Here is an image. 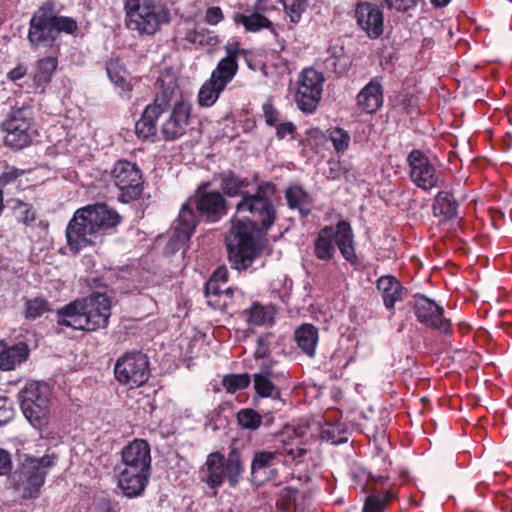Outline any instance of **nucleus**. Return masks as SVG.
<instances>
[{"label": "nucleus", "mask_w": 512, "mask_h": 512, "mask_svg": "<svg viewBox=\"0 0 512 512\" xmlns=\"http://www.w3.org/2000/svg\"><path fill=\"white\" fill-rule=\"evenodd\" d=\"M277 202V186L271 181L258 184L254 193H243L225 241L232 268L246 270L260 255L254 232L267 233L273 227L277 220Z\"/></svg>", "instance_id": "nucleus-1"}, {"label": "nucleus", "mask_w": 512, "mask_h": 512, "mask_svg": "<svg viewBox=\"0 0 512 512\" xmlns=\"http://www.w3.org/2000/svg\"><path fill=\"white\" fill-rule=\"evenodd\" d=\"M121 221L118 212L105 203H95L77 209L66 227L69 250L78 254L96 244L98 238Z\"/></svg>", "instance_id": "nucleus-2"}, {"label": "nucleus", "mask_w": 512, "mask_h": 512, "mask_svg": "<svg viewBox=\"0 0 512 512\" xmlns=\"http://www.w3.org/2000/svg\"><path fill=\"white\" fill-rule=\"evenodd\" d=\"M77 31V21L58 15L54 1L47 0L34 11L29 21L27 39L33 48H52L61 33L74 35Z\"/></svg>", "instance_id": "nucleus-3"}, {"label": "nucleus", "mask_w": 512, "mask_h": 512, "mask_svg": "<svg viewBox=\"0 0 512 512\" xmlns=\"http://www.w3.org/2000/svg\"><path fill=\"white\" fill-rule=\"evenodd\" d=\"M155 86L159 89L153 103L147 105L141 117L135 123V135L141 141L155 137L159 117L170 107L176 93L179 92L178 78L172 67L162 69Z\"/></svg>", "instance_id": "nucleus-4"}, {"label": "nucleus", "mask_w": 512, "mask_h": 512, "mask_svg": "<svg viewBox=\"0 0 512 512\" xmlns=\"http://www.w3.org/2000/svg\"><path fill=\"white\" fill-rule=\"evenodd\" d=\"M354 238L352 226L347 220H340L336 225H326L318 231L313 241V254L316 259L329 262L334 259L337 247L349 264L357 265L359 261Z\"/></svg>", "instance_id": "nucleus-5"}, {"label": "nucleus", "mask_w": 512, "mask_h": 512, "mask_svg": "<svg viewBox=\"0 0 512 512\" xmlns=\"http://www.w3.org/2000/svg\"><path fill=\"white\" fill-rule=\"evenodd\" d=\"M124 8L127 27L139 34L154 35L171 20L169 9L157 0H136Z\"/></svg>", "instance_id": "nucleus-6"}, {"label": "nucleus", "mask_w": 512, "mask_h": 512, "mask_svg": "<svg viewBox=\"0 0 512 512\" xmlns=\"http://www.w3.org/2000/svg\"><path fill=\"white\" fill-rule=\"evenodd\" d=\"M33 106L22 103L11 107L7 117L1 122L0 128L4 133L6 146L21 150L32 143L35 130Z\"/></svg>", "instance_id": "nucleus-7"}, {"label": "nucleus", "mask_w": 512, "mask_h": 512, "mask_svg": "<svg viewBox=\"0 0 512 512\" xmlns=\"http://www.w3.org/2000/svg\"><path fill=\"white\" fill-rule=\"evenodd\" d=\"M52 391L44 382L27 383L18 393L21 410L31 425L42 429L48 424Z\"/></svg>", "instance_id": "nucleus-8"}, {"label": "nucleus", "mask_w": 512, "mask_h": 512, "mask_svg": "<svg viewBox=\"0 0 512 512\" xmlns=\"http://www.w3.org/2000/svg\"><path fill=\"white\" fill-rule=\"evenodd\" d=\"M150 375L149 357L141 351L126 352L114 364L115 379L129 389L143 386Z\"/></svg>", "instance_id": "nucleus-9"}, {"label": "nucleus", "mask_w": 512, "mask_h": 512, "mask_svg": "<svg viewBox=\"0 0 512 512\" xmlns=\"http://www.w3.org/2000/svg\"><path fill=\"white\" fill-rule=\"evenodd\" d=\"M151 449L144 439H134L121 452L123 469L119 480H148L151 475Z\"/></svg>", "instance_id": "nucleus-10"}, {"label": "nucleus", "mask_w": 512, "mask_h": 512, "mask_svg": "<svg viewBox=\"0 0 512 512\" xmlns=\"http://www.w3.org/2000/svg\"><path fill=\"white\" fill-rule=\"evenodd\" d=\"M111 181L120 191L118 200L130 203L137 200L143 192V174L139 166L131 161L120 159L116 161L110 172Z\"/></svg>", "instance_id": "nucleus-11"}, {"label": "nucleus", "mask_w": 512, "mask_h": 512, "mask_svg": "<svg viewBox=\"0 0 512 512\" xmlns=\"http://www.w3.org/2000/svg\"><path fill=\"white\" fill-rule=\"evenodd\" d=\"M210 186L209 181L201 182L189 199L202 221L216 223L228 214V202L220 191L209 190Z\"/></svg>", "instance_id": "nucleus-12"}, {"label": "nucleus", "mask_w": 512, "mask_h": 512, "mask_svg": "<svg viewBox=\"0 0 512 512\" xmlns=\"http://www.w3.org/2000/svg\"><path fill=\"white\" fill-rule=\"evenodd\" d=\"M412 311L416 320L424 327L437 331L445 337L453 335L452 322L445 317L444 308L426 295H414Z\"/></svg>", "instance_id": "nucleus-13"}, {"label": "nucleus", "mask_w": 512, "mask_h": 512, "mask_svg": "<svg viewBox=\"0 0 512 512\" xmlns=\"http://www.w3.org/2000/svg\"><path fill=\"white\" fill-rule=\"evenodd\" d=\"M324 76L314 68H305L299 74L294 100L305 113H313L322 96Z\"/></svg>", "instance_id": "nucleus-14"}, {"label": "nucleus", "mask_w": 512, "mask_h": 512, "mask_svg": "<svg viewBox=\"0 0 512 512\" xmlns=\"http://www.w3.org/2000/svg\"><path fill=\"white\" fill-rule=\"evenodd\" d=\"M204 467L208 473L206 480H237L244 472L241 450L232 445L227 458L220 452H212Z\"/></svg>", "instance_id": "nucleus-15"}, {"label": "nucleus", "mask_w": 512, "mask_h": 512, "mask_svg": "<svg viewBox=\"0 0 512 512\" xmlns=\"http://www.w3.org/2000/svg\"><path fill=\"white\" fill-rule=\"evenodd\" d=\"M86 332L106 329L111 317L112 301L106 293L93 292L86 298H80Z\"/></svg>", "instance_id": "nucleus-16"}, {"label": "nucleus", "mask_w": 512, "mask_h": 512, "mask_svg": "<svg viewBox=\"0 0 512 512\" xmlns=\"http://www.w3.org/2000/svg\"><path fill=\"white\" fill-rule=\"evenodd\" d=\"M407 164L410 179L418 188L428 191L442 185L436 174V168L423 151L411 150L407 156Z\"/></svg>", "instance_id": "nucleus-17"}, {"label": "nucleus", "mask_w": 512, "mask_h": 512, "mask_svg": "<svg viewBox=\"0 0 512 512\" xmlns=\"http://www.w3.org/2000/svg\"><path fill=\"white\" fill-rule=\"evenodd\" d=\"M192 104L181 97L172 107L168 118L161 125V135L165 141H175L185 135L190 124Z\"/></svg>", "instance_id": "nucleus-18"}, {"label": "nucleus", "mask_w": 512, "mask_h": 512, "mask_svg": "<svg viewBox=\"0 0 512 512\" xmlns=\"http://www.w3.org/2000/svg\"><path fill=\"white\" fill-rule=\"evenodd\" d=\"M355 17L358 26L369 39H378L384 32V16L382 9L371 2H360L356 5Z\"/></svg>", "instance_id": "nucleus-19"}, {"label": "nucleus", "mask_w": 512, "mask_h": 512, "mask_svg": "<svg viewBox=\"0 0 512 512\" xmlns=\"http://www.w3.org/2000/svg\"><path fill=\"white\" fill-rule=\"evenodd\" d=\"M57 460L55 454H46L41 458L26 456L15 473L18 480H45L55 468Z\"/></svg>", "instance_id": "nucleus-20"}, {"label": "nucleus", "mask_w": 512, "mask_h": 512, "mask_svg": "<svg viewBox=\"0 0 512 512\" xmlns=\"http://www.w3.org/2000/svg\"><path fill=\"white\" fill-rule=\"evenodd\" d=\"M357 106L365 113L377 112L384 103V88L378 77L371 79L357 94Z\"/></svg>", "instance_id": "nucleus-21"}, {"label": "nucleus", "mask_w": 512, "mask_h": 512, "mask_svg": "<svg viewBox=\"0 0 512 512\" xmlns=\"http://www.w3.org/2000/svg\"><path fill=\"white\" fill-rule=\"evenodd\" d=\"M202 221L191 204L190 199L181 206L178 218L174 222V236L178 241H188Z\"/></svg>", "instance_id": "nucleus-22"}, {"label": "nucleus", "mask_w": 512, "mask_h": 512, "mask_svg": "<svg viewBox=\"0 0 512 512\" xmlns=\"http://www.w3.org/2000/svg\"><path fill=\"white\" fill-rule=\"evenodd\" d=\"M376 288L380 292L386 309L394 311L395 304L405 298L406 289L393 275H383L376 281Z\"/></svg>", "instance_id": "nucleus-23"}, {"label": "nucleus", "mask_w": 512, "mask_h": 512, "mask_svg": "<svg viewBox=\"0 0 512 512\" xmlns=\"http://www.w3.org/2000/svg\"><path fill=\"white\" fill-rule=\"evenodd\" d=\"M459 202L453 192L439 191L432 203V214L442 222H452L459 217Z\"/></svg>", "instance_id": "nucleus-24"}, {"label": "nucleus", "mask_w": 512, "mask_h": 512, "mask_svg": "<svg viewBox=\"0 0 512 512\" xmlns=\"http://www.w3.org/2000/svg\"><path fill=\"white\" fill-rule=\"evenodd\" d=\"M224 49L226 55L217 63L215 69L211 73L210 78L226 88V86L236 76L239 66L237 62V50L231 48L230 43L225 45Z\"/></svg>", "instance_id": "nucleus-25"}, {"label": "nucleus", "mask_w": 512, "mask_h": 512, "mask_svg": "<svg viewBox=\"0 0 512 512\" xmlns=\"http://www.w3.org/2000/svg\"><path fill=\"white\" fill-rule=\"evenodd\" d=\"M29 356V347L25 342H18L14 345H8L0 341V370H14Z\"/></svg>", "instance_id": "nucleus-26"}, {"label": "nucleus", "mask_w": 512, "mask_h": 512, "mask_svg": "<svg viewBox=\"0 0 512 512\" xmlns=\"http://www.w3.org/2000/svg\"><path fill=\"white\" fill-rule=\"evenodd\" d=\"M82 302L79 299L71 301L56 311L58 326L85 331Z\"/></svg>", "instance_id": "nucleus-27"}, {"label": "nucleus", "mask_w": 512, "mask_h": 512, "mask_svg": "<svg viewBox=\"0 0 512 512\" xmlns=\"http://www.w3.org/2000/svg\"><path fill=\"white\" fill-rule=\"evenodd\" d=\"M294 339L301 351L312 358L315 356L319 341V330L310 323L301 324L294 331Z\"/></svg>", "instance_id": "nucleus-28"}, {"label": "nucleus", "mask_w": 512, "mask_h": 512, "mask_svg": "<svg viewBox=\"0 0 512 512\" xmlns=\"http://www.w3.org/2000/svg\"><path fill=\"white\" fill-rule=\"evenodd\" d=\"M277 310L274 305H262L259 302H253L252 305L242 312L246 317L248 324L253 326L272 325L275 321Z\"/></svg>", "instance_id": "nucleus-29"}, {"label": "nucleus", "mask_w": 512, "mask_h": 512, "mask_svg": "<svg viewBox=\"0 0 512 512\" xmlns=\"http://www.w3.org/2000/svg\"><path fill=\"white\" fill-rule=\"evenodd\" d=\"M287 206L292 210H298L302 217L311 213L312 199L300 185H290L285 190Z\"/></svg>", "instance_id": "nucleus-30"}, {"label": "nucleus", "mask_w": 512, "mask_h": 512, "mask_svg": "<svg viewBox=\"0 0 512 512\" xmlns=\"http://www.w3.org/2000/svg\"><path fill=\"white\" fill-rule=\"evenodd\" d=\"M219 178L222 190L221 193L224 197L227 196L233 198L240 196L242 198V195L245 192L243 189H246L250 184L248 178L241 177L232 170L220 173Z\"/></svg>", "instance_id": "nucleus-31"}, {"label": "nucleus", "mask_w": 512, "mask_h": 512, "mask_svg": "<svg viewBox=\"0 0 512 512\" xmlns=\"http://www.w3.org/2000/svg\"><path fill=\"white\" fill-rule=\"evenodd\" d=\"M106 72L110 81L120 92H129L132 90V86L127 80L128 72L118 58H111L107 61Z\"/></svg>", "instance_id": "nucleus-32"}, {"label": "nucleus", "mask_w": 512, "mask_h": 512, "mask_svg": "<svg viewBox=\"0 0 512 512\" xmlns=\"http://www.w3.org/2000/svg\"><path fill=\"white\" fill-rule=\"evenodd\" d=\"M327 53L328 57L324 60L326 69L334 72L338 76L348 71L350 62L343 46H330Z\"/></svg>", "instance_id": "nucleus-33"}, {"label": "nucleus", "mask_w": 512, "mask_h": 512, "mask_svg": "<svg viewBox=\"0 0 512 512\" xmlns=\"http://www.w3.org/2000/svg\"><path fill=\"white\" fill-rule=\"evenodd\" d=\"M234 21L238 24H242L248 32L255 33L262 29H269L275 33V27L270 19L259 12H254L250 15L237 13L234 16Z\"/></svg>", "instance_id": "nucleus-34"}, {"label": "nucleus", "mask_w": 512, "mask_h": 512, "mask_svg": "<svg viewBox=\"0 0 512 512\" xmlns=\"http://www.w3.org/2000/svg\"><path fill=\"white\" fill-rule=\"evenodd\" d=\"M244 293L238 288L226 289L223 294H218V298L207 301V304L215 310L238 312L236 300L243 299Z\"/></svg>", "instance_id": "nucleus-35"}, {"label": "nucleus", "mask_w": 512, "mask_h": 512, "mask_svg": "<svg viewBox=\"0 0 512 512\" xmlns=\"http://www.w3.org/2000/svg\"><path fill=\"white\" fill-rule=\"evenodd\" d=\"M184 40L192 45L199 47H213L219 43L218 36L204 27H194L187 29L184 35Z\"/></svg>", "instance_id": "nucleus-36"}, {"label": "nucleus", "mask_w": 512, "mask_h": 512, "mask_svg": "<svg viewBox=\"0 0 512 512\" xmlns=\"http://www.w3.org/2000/svg\"><path fill=\"white\" fill-rule=\"evenodd\" d=\"M225 90L218 82L209 78L199 89L197 99L201 107H211L219 98L220 94Z\"/></svg>", "instance_id": "nucleus-37"}, {"label": "nucleus", "mask_w": 512, "mask_h": 512, "mask_svg": "<svg viewBox=\"0 0 512 512\" xmlns=\"http://www.w3.org/2000/svg\"><path fill=\"white\" fill-rule=\"evenodd\" d=\"M253 387L256 395L260 398L276 400L281 396L280 389L274 384L273 379L267 377L266 374H253Z\"/></svg>", "instance_id": "nucleus-38"}, {"label": "nucleus", "mask_w": 512, "mask_h": 512, "mask_svg": "<svg viewBox=\"0 0 512 512\" xmlns=\"http://www.w3.org/2000/svg\"><path fill=\"white\" fill-rule=\"evenodd\" d=\"M57 66L58 59L56 56H47L39 59L36 62V71L34 74L35 83L38 85L50 83Z\"/></svg>", "instance_id": "nucleus-39"}, {"label": "nucleus", "mask_w": 512, "mask_h": 512, "mask_svg": "<svg viewBox=\"0 0 512 512\" xmlns=\"http://www.w3.org/2000/svg\"><path fill=\"white\" fill-rule=\"evenodd\" d=\"M51 310L49 301L42 296H37L25 300L23 316L27 320H36Z\"/></svg>", "instance_id": "nucleus-40"}, {"label": "nucleus", "mask_w": 512, "mask_h": 512, "mask_svg": "<svg viewBox=\"0 0 512 512\" xmlns=\"http://www.w3.org/2000/svg\"><path fill=\"white\" fill-rule=\"evenodd\" d=\"M278 461L276 452L256 451L251 462V474L256 477L257 473L264 470H272Z\"/></svg>", "instance_id": "nucleus-41"}, {"label": "nucleus", "mask_w": 512, "mask_h": 512, "mask_svg": "<svg viewBox=\"0 0 512 512\" xmlns=\"http://www.w3.org/2000/svg\"><path fill=\"white\" fill-rule=\"evenodd\" d=\"M238 425L249 431H256L263 424L262 416L252 408H243L236 414Z\"/></svg>", "instance_id": "nucleus-42"}, {"label": "nucleus", "mask_w": 512, "mask_h": 512, "mask_svg": "<svg viewBox=\"0 0 512 512\" xmlns=\"http://www.w3.org/2000/svg\"><path fill=\"white\" fill-rule=\"evenodd\" d=\"M392 498L390 491L372 493L366 498L362 512H384Z\"/></svg>", "instance_id": "nucleus-43"}, {"label": "nucleus", "mask_w": 512, "mask_h": 512, "mask_svg": "<svg viewBox=\"0 0 512 512\" xmlns=\"http://www.w3.org/2000/svg\"><path fill=\"white\" fill-rule=\"evenodd\" d=\"M250 383L251 376L248 373L227 374L222 379V386L230 394L248 388Z\"/></svg>", "instance_id": "nucleus-44"}, {"label": "nucleus", "mask_w": 512, "mask_h": 512, "mask_svg": "<svg viewBox=\"0 0 512 512\" xmlns=\"http://www.w3.org/2000/svg\"><path fill=\"white\" fill-rule=\"evenodd\" d=\"M392 107L406 115H412L418 107V98L410 92H401L392 100Z\"/></svg>", "instance_id": "nucleus-45"}, {"label": "nucleus", "mask_w": 512, "mask_h": 512, "mask_svg": "<svg viewBox=\"0 0 512 512\" xmlns=\"http://www.w3.org/2000/svg\"><path fill=\"white\" fill-rule=\"evenodd\" d=\"M42 482H12L11 489L15 500H28L38 497Z\"/></svg>", "instance_id": "nucleus-46"}, {"label": "nucleus", "mask_w": 512, "mask_h": 512, "mask_svg": "<svg viewBox=\"0 0 512 512\" xmlns=\"http://www.w3.org/2000/svg\"><path fill=\"white\" fill-rule=\"evenodd\" d=\"M282 4L285 14L293 24H298L302 14L307 8L306 0H278Z\"/></svg>", "instance_id": "nucleus-47"}, {"label": "nucleus", "mask_w": 512, "mask_h": 512, "mask_svg": "<svg viewBox=\"0 0 512 512\" xmlns=\"http://www.w3.org/2000/svg\"><path fill=\"white\" fill-rule=\"evenodd\" d=\"M9 202L13 203L12 209L16 213V217L19 222H22L25 225H30L36 220V213L31 204L18 199L10 200Z\"/></svg>", "instance_id": "nucleus-48"}, {"label": "nucleus", "mask_w": 512, "mask_h": 512, "mask_svg": "<svg viewBox=\"0 0 512 512\" xmlns=\"http://www.w3.org/2000/svg\"><path fill=\"white\" fill-rule=\"evenodd\" d=\"M274 339L275 334L272 332L263 333L258 337L254 351L255 360L265 359L270 356Z\"/></svg>", "instance_id": "nucleus-49"}, {"label": "nucleus", "mask_w": 512, "mask_h": 512, "mask_svg": "<svg viewBox=\"0 0 512 512\" xmlns=\"http://www.w3.org/2000/svg\"><path fill=\"white\" fill-rule=\"evenodd\" d=\"M329 140L336 152H345L350 144V135L343 128L335 127L329 131Z\"/></svg>", "instance_id": "nucleus-50"}, {"label": "nucleus", "mask_w": 512, "mask_h": 512, "mask_svg": "<svg viewBox=\"0 0 512 512\" xmlns=\"http://www.w3.org/2000/svg\"><path fill=\"white\" fill-rule=\"evenodd\" d=\"M322 439L330 441L332 444H343L348 441L345 431L340 429V425L328 424L321 431Z\"/></svg>", "instance_id": "nucleus-51"}, {"label": "nucleus", "mask_w": 512, "mask_h": 512, "mask_svg": "<svg viewBox=\"0 0 512 512\" xmlns=\"http://www.w3.org/2000/svg\"><path fill=\"white\" fill-rule=\"evenodd\" d=\"M349 475L352 480H388V476H372L365 467L354 461L349 465Z\"/></svg>", "instance_id": "nucleus-52"}, {"label": "nucleus", "mask_w": 512, "mask_h": 512, "mask_svg": "<svg viewBox=\"0 0 512 512\" xmlns=\"http://www.w3.org/2000/svg\"><path fill=\"white\" fill-rule=\"evenodd\" d=\"M419 0H381L382 7L388 10L395 9L397 12L406 13L418 5Z\"/></svg>", "instance_id": "nucleus-53"}, {"label": "nucleus", "mask_w": 512, "mask_h": 512, "mask_svg": "<svg viewBox=\"0 0 512 512\" xmlns=\"http://www.w3.org/2000/svg\"><path fill=\"white\" fill-rule=\"evenodd\" d=\"M229 272L225 266L218 267L207 281V289L217 293L218 283H228Z\"/></svg>", "instance_id": "nucleus-54"}, {"label": "nucleus", "mask_w": 512, "mask_h": 512, "mask_svg": "<svg viewBox=\"0 0 512 512\" xmlns=\"http://www.w3.org/2000/svg\"><path fill=\"white\" fill-rule=\"evenodd\" d=\"M277 436L279 441L287 446L292 443V440L299 439L303 436V429L301 427L285 425Z\"/></svg>", "instance_id": "nucleus-55"}, {"label": "nucleus", "mask_w": 512, "mask_h": 512, "mask_svg": "<svg viewBox=\"0 0 512 512\" xmlns=\"http://www.w3.org/2000/svg\"><path fill=\"white\" fill-rule=\"evenodd\" d=\"M118 487L122 493L128 497L133 498L140 496L145 490L144 482H118Z\"/></svg>", "instance_id": "nucleus-56"}, {"label": "nucleus", "mask_w": 512, "mask_h": 512, "mask_svg": "<svg viewBox=\"0 0 512 512\" xmlns=\"http://www.w3.org/2000/svg\"><path fill=\"white\" fill-rule=\"evenodd\" d=\"M25 171L15 168L13 166H7L5 171L0 175V190L3 191L7 185L15 183V181L24 175Z\"/></svg>", "instance_id": "nucleus-57"}, {"label": "nucleus", "mask_w": 512, "mask_h": 512, "mask_svg": "<svg viewBox=\"0 0 512 512\" xmlns=\"http://www.w3.org/2000/svg\"><path fill=\"white\" fill-rule=\"evenodd\" d=\"M0 412L5 414L3 419L0 418V427L8 424L14 418L15 411L6 397H0Z\"/></svg>", "instance_id": "nucleus-58"}, {"label": "nucleus", "mask_w": 512, "mask_h": 512, "mask_svg": "<svg viewBox=\"0 0 512 512\" xmlns=\"http://www.w3.org/2000/svg\"><path fill=\"white\" fill-rule=\"evenodd\" d=\"M224 19V14L219 6H212L207 8L204 16V21L212 26L219 24Z\"/></svg>", "instance_id": "nucleus-59"}, {"label": "nucleus", "mask_w": 512, "mask_h": 512, "mask_svg": "<svg viewBox=\"0 0 512 512\" xmlns=\"http://www.w3.org/2000/svg\"><path fill=\"white\" fill-rule=\"evenodd\" d=\"M262 111L266 124L271 127L276 126L279 117V112L274 107V105L270 101H268L263 104Z\"/></svg>", "instance_id": "nucleus-60"}, {"label": "nucleus", "mask_w": 512, "mask_h": 512, "mask_svg": "<svg viewBox=\"0 0 512 512\" xmlns=\"http://www.w3.org/2000/svg\"><path fill=\"white\" fill-rule=\"evenodd\" d=\"M13 468L11 454L0 448V476H7L11 473Z\"/></svg>", "instance_id": "nucleus-61"}, {"label": "nucleus", "mask_w": 512, "mask_h": 512, "mask_svg": "<svg viewBox=\"0 0 512 512\" xmlns=\"http://www.w3.org/2000/svg\"><path fill=\"white\" fill-rule=\"evenodd\" d=\"M299 495L298 490L292 489V488H285L282 496L281 501L284 505L285 510H289L292 505H297V497Z\"/></svg>", "instance_id": "nucleus-62"}, {"label": "nucleus", "mask_w": 512, "mask_h": 512, "mask_svg": "<svg viewBox=\"0 0 512 512\" xmlns=\"http://www.w3.org/2000/svg\"><path fill=\"white\" fill-rule=\"evenodd\" d=\"M329 171L327 177L332 180L340 179L345 173L346 169L339 161H329Z\"/></svg>", "instance_id": "nucleus-63"}, {"label": "nucleus", "mask_w": 512, "mask_h": 512, "mask_svg": "<svg viewBox=\"0 0 512 512\" xmlns=\"http://www.w3.org/2000/svg\"><path fill=\"white\" fill-rule=\"evenodd\" d=\"M275 127L278 139H284L287 135H293L296 131V126L292 122L276 124Z\"/></svg>", "instance_id": "nucleus-64"}]
</instances>
